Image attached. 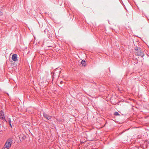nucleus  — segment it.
<instances>
[{
	"label": "nucleus",
	"mask_w": 149,
	"mask_h": 149,
	"mask_svg": "<svg viewBox=\"0 0 149 149\" xmlns=\"http://www.w3.org/2000/svg\"><path fill=\"white\" fill-rule=\"evenodd\" d=\"M10 127H12V125L11 124H10Z\"/></svg>",
	"instance_id": "obj_12"
},
{
	"label": "nucleus",
	"mask_w": 149,
	"mask_h": 149,
	"mask_svg": "<svg viewBox=\"0 0 149 149\" xmlns=\"http://www.w3.org/2000/svg\"><path fill=\"white\" fill-rule=\"evenodd\" d=\"M2 149H9V148H5V147L4 146V148H3Z\"/></svg>",
	"instance_id": "obj_11"
},
{
	"label": "nucleus",
	"mask_w": 149,
	"mask_h": 149,
	"mask_svg": "<svg viewBox=\"0 0 149 149\" xmlns=\"http://www.w3.org/2000/svg\"><path fill=\"white\" fill-rule=\"evenodd\" d=\"M81 63L83 66L85 67L86 66V62L84 60H83L81 61Z\"/></svg>",
	"instance_id": "obj_6"
},
{
	"label": "nucleus",
	"mask_w": 149,
	"mask_h": 149,
	"mask_svg": "<svg viewBox=\"0 0 149 149\" xmlns=\"http://www.w3.org/2000/svg\"><path fill=\"white\" fill-rule=\"evenodd\" d=\"M134 49L136 51H138V50H139V49H141L139 47H136L134 48Z\"/></svg>",
	"instance_id": "obj_7"
},
{
	"label": "nucleus",
	"mask_w": 149,
	"mask_h": 149,
	"mask_svg": "<svg viewBox=\"0 0 149 149\" xmlns=\"http://www.w3.org/2000/svg\"><path fill=\"white\" fill-rule=\"evenodd\" d=\"M3 15V13L2 12L0 11V16H2Z\"/></svg>",
	"instance_id": "obj_9"
},
{
	"label": "nucleus",
	"mask_w": 149,
	"mask_h": 149,
	"mask_svg": "<svg viewBox=\"0 0 149 149\" xmlns=\"http://www.w3.org/2000/svg\"><path fill=\"white\" fill-rule=\"evenodd\" d=\"M0 118L2 120H4V121L7 122L6 120L4 118V116L3 115V113H1V115L0 116Z\"/></svg>",
	"instance_id": "obj_5"
},
{
	"label": "nucleus",
	"mask_w": 149,
	"mask_h": 149,
	"mask_svg": "<svg viewBox=\"0 0 149 149\" xmlns=\"http://www.w3.org/2000/svg\"><path fill=\"white\" fill-rule=\"evenodd\" d=\"M8 121L9 123H10L11 122V120L10 118H9L8 119Z\"/></svg>",
	"instance_id": "obj_10"
},
{
	"label": "nucleus",
	"mask_w": 149,
	"mask_h": 149,
	"mask_svg": "<svg viewBox=\"0 0 149 149\" xmlns=\"http://www.w3.org/2000/svg\"><path fill=\"white\" fill-rule=\"evenodd\" d=\"M63 83V82L62 81L60 82V83L61 84H62Z\"/></svg>",
	"instance_id": "obj_13"
},
{
	"label": "nucleus",
	"mask_w": 149,
	"mask_h": 149,
	"mask_svg": "<svg viewBox=\"0 0 149 149\" xmlns=\"http://www.w3.org/2000/svg\"><path fill=\"white\" fill-rule=\"evenodd\" d=\"M114 115L116 116H120V114L119 113L117 112H116L114 113Z\"/></svg>",
	"instance_id": "obj_8"
},
{
	"label": "nucleus",
	"mask_w": 149,
	"mask_h": 149,
	"mask_svg": "<svg viewBox=\"0 0 149 149\" xmlns=\"http://www.w3.org/2000/svg\"><path fill=\"white\" fill-rule=\"evenodd\" d=\"M13 140V139L12 138H11L7 140L4 146L5 147V148L9 149L11 145Z\"/></svg>",
	"instance_id": "obj_1"
},
{
	"label": "nucleus",
	"mask_w": 149,
	"mask_h": 149,
	"mask_svg": "<svg viewBox=\"0 0 149 149\" xmlns=\"http://www.w3.org/2000/svg\"><path fill=\"white\" fill-rule=\"evenodd\" d=\"M9 123V125H10V124H11V123Z\"/></svg>",
	"instance_id": "obj_14"
},
{
	"label": "nucleus",
	"mask_w": 149,
	"mask_h": 149,
	"mask_svg": "<svg viewBox=\"0 0 149 149\" xmlns=\"http://www.w3.org/2000/svg\"><path fill=\"white\" fill-rule=\"evenodd\" d=\"M149 144V142L148 143Z\"/></svg>",
	"instance_id": "obj_15"
},
{
	"label": "nucleus",
	"mask_w": 149,
	"mask_h": 149,
	"mask_svg": "<svg viewBox=\"0 0 149 149\" xmlns=\"http://www.w3.org/2000/svg\"><path fill=\"white\" fill-rule=\"evenodd\" d=\"M135 54L137 56L143 57L144 56V53L141 49H139V50H138V51H136Z\"/></svg>",
	"instance_id": "obj_2"
},
{
	"label": "nucleus",
	"mask_w": 149,
	"mask_h": 149,
	"mask_svg": "<svg viewBox=\"0 0 149 149\" xmlns=\"http://www.w3.org/2000/svg\"><path fill=\"white\" fill-rule=\"evenodd\" d=\"M12 60L14 61H16L17 60V55L16 54H14L12 56Z\"/></svg>",
	"instance_id": "obj_4"
},
{
	"label": "nucleus",
	"mask_w": 149,
	"mask_h": 149,
	"mask_svg": "<svg viewBox=\"0 0 149 149\" xmlns=\"http://www.w3.org/2000/svg\"><path fill=\"white\" fill-rule=\"evenodd\" d=\"M43 117L45 118L48 120H50L51 118L52 117L51 116H50L48 115L45 113H43Z\"/></svg>",
	"instance_id": "obj_3"
}]
</instances>
